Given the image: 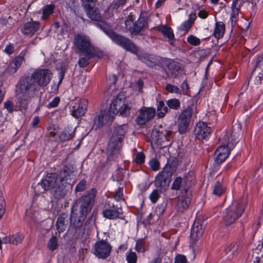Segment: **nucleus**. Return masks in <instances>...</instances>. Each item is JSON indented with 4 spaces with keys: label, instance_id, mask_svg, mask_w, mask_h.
<instances>
[{
    "label": "nucleus",
    "instance_id": "obj_33",
    "mask_svg": "<svg viewBox=\"0 0 263 263\" xmlns=\"http://www.w3.org/2000/svg\"><path fill=\"white\" fill-rule=\"evenodd\" d=\"M193 111V110L192 107L188 106L185 109L182 111L181 113L179 116V118L191 122Z\"/></svg>",
    "mask_w": 263,
    "mask_h": 263
},
{
    "label": "nucleus",
    "instance_id": "obj_36",
    "mask_svg": "<svg viewBox=\"0 0 263 263\" xmlns=\"http://www.w3.org/2000/svg\"><path fill=\"white\" fill-rule=\"evenodd\" d=\"M168 107L174 110H178L180 108V102L177 99H171L166 101Z\"/></svg>",
    "mask_w": 263,
    "mask_h": 263
},
{
    "label": "nucleus",
    "instance_id": "obj_31",
    "mask_svg": "<svg viewBox=\"0 0 263 263\" xmlns=\"http://www.w3.org/2000/svg\"><path fill=\"white\" fill-rule=\"evenodd\" d=\"M226 191V187L224 186L222 182L217 181L213 187V193L218 196H221Z\"/></svg>",
    "mask_w": 263,
    "mask_h": 263
},
{
    "label": "nucleus",
    "instance_id": "obj_46",
    "mask_svg": "<svg viewBox=\"0 0 263 263\" xmlns=\"http://www.w3.org/2000/svg\"><path fill=\"white\" fill-rule=\"evenodd\" d=\"M4 106L9 113H12L14 110V103L12 101L7 100L4 103Z\"/></svg>",
    "mask_w": 263,
    "mask_h": 263
},
{
    "label": "nucleus",
    "instance_id": "obj_22",
    "mask_svg": "<svg viewBox=\"0 0 263 263\" xmlns=\"http://www.w3.org/2000/svg\"><path fill=\"white\" fill-rule=\"evenodd\" d=\"M184 190L186 195H182L179 198L176 206L177 211L181 213L187 209L191 202V198L187 195V190L185 189Z\"/></svg>",
    "mask_w": 263,
    "mask_h": 263
},
{
    "label": "nucleus",
    "instance_id": "obj_62",
    "mask_svg": "<svg viewBox=\"0 0 263 263\" xmlns=\"http://www.w3.org/2000/svg\"><path fill=\"white\" fill-rule=\"evenodd\" d=\"M5 202L3 197H0V214L3 215L5 213Z\"/></svg>",
    "mask_w": 263,
    "mask_h": 263
},
{
    "label": "nucleus",
    "instance_id": "obj_28",
    "mask_svg": "<svg viewBox=\"0 0 263 263\" xmlns=\"http://www.w3.org/2000/svg\"><path fill=\"white\" fill-rule=\"evenodd\" d=\"M160 30L164 36L168 38V42L170 45H173V40L174 39V34L173 30L169 27L166 26H162Z\"/></svg>",
    "mask_w": 263,
    "mask_h": 263
},
{
    "label": "nucleus",
    "instance_id": "obj_16",
    "mask_svg": "<svg viewBox=\"0 0 263 263\" xmlns=\"http://www.w3.org/2000/svg\"><path fill=\"white\" fill-rule=\"evenodd\" d=\"M165 170H162L155 178L154 184L158 188L165 189L170 184L172 175L170 173L166 172Z\"/></svg>",
    "mask_w": 263,
    "mask_h": 263
},
{
    "label": "nucleus",
    "instance_id": "obj_53",
    "mask_svg": "<svg viewBox=\"0 0 263 263\" xmlns=\"http://www.w3.org/2000/svg\"><path fill=\"white\" fill-rule=\"evenodd\" d=\"M159 133H157V132H156V133H147V134H146V136L147 137H150V139L149 140L153 142H158V138H157V137H158L159 135Z\"/></svg>",
    "mask_w": 263,
    "mask_h": 263
},
{
    "label": "nucleus",
    "instance_id": "obj_56",
    "mask_svg": "<svg viewBox=\"0 0 263 263\" xmlns=\"http://www.w3.org/2000/svg\"><path fill=\"white\" fill-rule=\"evenodd\" d=\"M14 46L12 43H9L4 49V52L8 54L11 55L14 53Z\"/></svg>",
    "mask_w": 263,
    "mask_h": 263
},
{
    "label": "nucleus",
    "instance_id": "obj_30",
    "mask_svg": "<svg viewBox=\"0 0 263 263\" xmlns=\"http://www.w3.org/2000/svg\"><path fill=\"white\" fill-rule=\"evenodd\" d=\"M176 166V162L175 158L170 157L167 159V163L165 164L162 170H165L167 173H170L172 175L173 173L175 171Z\"/></svg>",
    "mask_w": 263,
    "mask_h": 263
},
{
    "label": "nucleus",
    "instance_id": "obj_25",
    "mask_svg": "<svg viewBox=\"0 0 263 263\" xmlns=\"http://www.w3.org/2000/svg\"><path fill=\"white\" fill-rule=\"evenodd\" d=\"M197 18L195 13L190 14L188 19L183 22L179 27L178 29L180 31H184L188 30L192 27L195 21Z\"/></svg>",
    "mask_w": 263,
    "mask_h": 263
},
{
    "label": "nucleus",
    "instance_id": "obj_51",
    "mask_svg": "<svg viewBox=\"0 0 263 263\" xmlns=\"http://www.w3.org/2000/svg\"><path fill=\"white\" fill-rule=\"evenodd\" d=\"M60 101V98L59 97H55L49 104L47 105L48 108L56 107L59 105Z\"/></svg>",
    "mask_w": 263,
    "mask_h": 263
},
{
    "label": "nucleus",
    "instance_id": "obj_10",
    "mask_svg": "<svg viewBox=\"0 0 263 263\" xmlns=\"http://www.w3.org/2000/svg\"><path fill=\"white\" fill-rule=\"evenodd\" d=\"M156 114L155 108L143 106L139 110V114L136 119V121L138 125H144L152 120Z\"/></svg>",
    "mask_w": 263,
    "mask_h": 263
},
{
    "label": "nucleus",
    "instance_id": "obj_39",
    "mask_svg": "<svg viewBox=\"0 0 263 263\" xmlns=\"http://www.w3.org/2000/svg\"><path fill=\"white\" fill-rule=\"evenodd\" d=\"M168 68L172 74L176 75L177 72L180 69V67L177 63L172 62L168 64Z\"/></svg>",
    "mask_w": 263,
    "mask_h": 263
},
{
    "label": "nucleus",
    "instance_id": "obj_2",
    "mask_svg": "<svg viewBox=\"0 0 263 263\" xmlns=\"http://www.w3.org/2000/svg\"><path fill=\"white\" fill-rule=\"evenodd\" d=\"M87 16L91 20L99 22L94 25L102 30L115 43L123 47L126 50L133 53L138 51L137 47L128 39L116 34L112 29L110 24L106 21H102V16L97 8L90 7L86 11Z\"/></svg>",
    "mask_w": 263,
    "mask_h": 263
},
{
    "label": "nucleus",
    "instance_id": "obj_24",
    "mask_svg": "<svg viewBox=\"0 0 263 263\" xmlns=\"http://www.w3.org/2000/svg\"><path fill=\"white\" fill-rule=\"evenodd\" d=\"M24 239V236L21 233H16L9 236H6L3 238L4 243H11L17 245L22 242Z\"/></svg>",
    "mask_w": 263,
    "mask_h": 263
},
{
    "label": "nucleus",
    "instance_id": "obj_6",
    "mask_svg": "<svg viewBox=\"0 0 263 263\" xmlns=\"http://www.w3.org/2000/svg\"><path fill=\"white\" fill-rule=\"evenodd\" d=\"M34 92V86L29 83V79L25 80L22 83L20 82V93L16 104L21 110L27 109L30 99L33 96Z\"/></svg>",
    "mask_w": 263,
    "mask_h": 263
},
{
    "label": "nucleus",
    "instance_id": "obj_42",
    "mask_svg": "<svg viewBox=\"0 0 263 263\" xmlns=\"http://www.w3.org/2000/svg\"><path fill=\"white\" fill-rule=\"evenodd\" d=\"M126 260L128 263H136L137 260V256L136 253L130 251L127 253Z\"/></svg>",
    "mask_w": 263,
    "mask_h": 263
},
{
    "label": "nucleus",
    "instance_id": "obj_57",
    "mask_svg": "<svg viewBox=\"0 0 263 263\" xmlns=\"http://www.w3.org/2000/svg\"><path fill=\"white\" fill-rule=\"evenodd\" d=\"M210 133H195V137L200 140L205 139Z\"/></svg>",
    "mask_w": 263,
    "mask_h": 263
},
{
    "label": "nucleus",
    "instance_id": "obj_50",
    "mask_svg": "<svg viewBox=\"0 0 263 263\" xmlns=\"http://www.w3.org/2000/svg\"><path fill=\"white\" fill-rule=\"evenodd\" d=\"M87 184V182L85 180H81L76 187V192H82L85 189Z\"/></svg>",
    "mask_w": 263,
    "mask_h": 263
},
{
    "label": "nucleus",
    "instance_id": "obj_41",
    "mask_svg": "<svg viewBox=\"0 0 263 263\" xmlns=\"http://www.w3.org/2000/svg\"><path fill=\"white\" fill-rule=\"evenodd\" d=\"M136 249L138 252L143 253L145 251V241L143 239H138L137 241Z\"/></svg>",
    "mask_w": 263,
    "mask_h": 263
},
{
    "label": "nucleus",
    "instance_id": "obj_59",
    "mask_svg": "<svg viewBox=\"0 0 263 263\" xmlns=\"http://www.w3.org/2000/svg\"><path fill=\"white\" fill-rule=\"evenodd\" d=\"M134 19L133 18L132 15H129L127 17V18L125 21V25L126 27L128 29V28L132 26V25L133 24Z\"/></svg>",
    "mask_w": 263,
    "mask_h": 263
},
{
    "label": "nucleus",
    "instance_id": "obj_52",
    "mask_svg": "<svg viewBox=\"0 0 263 263\" xmlns=\"http://www.w3.org/2000/svg\"><path fill=\"white\" fill-rule=\"evenodd\" d=\"M123 189L119 187L116 192V195L115 196V199L117 201H120L123 200Z\"/></svg>",
    "mask_w": 263,
    "mask_h": 263
},
{
    "label": "nucleus",
    "instance_id": "obj_20",
    "mask_svg": "<svg viewBox=\"0 0 263 263\" xmlns=\"http://www.w3.org/2000/svg\"><path fill=\"white\" fill-rule=\"evenodd\" d=\"M88 103V101L87 99H80L78 102V106L76 107V108H74L72 111V116L76 118H79L83 116L87 109Z\"/></svg>",
    "mask_w": 263,
    "mask_h": 263
},
{
    "label": "nucleus",
    "instance_id": "obj_37",
    "mask_svg": "<svg viewBox=\"0 0 263 263\" xmlns=\"http://www.w3.org/2000/svg\"><path fill=\"white\" fill-rule=\"evenodd\" d=\"M48 247L51 251H54L58 248V238L55 236H52L49 239L48 243Z\"/></svg>",
    "mask_w": 263,
    "mask_h": 263
},
{
    "label": "nucleus",
    "instance_id": "obj_23",
    "mask_svg": "<svg viewBox=\"0 0 263 263\" xmlns=\"http://www.w3.org/2000/svg\"><path fill=\"white\" fill-rule=\"evenodd\" d=\"M68 224L67 215L62 213L60 215L56 222L57 230L59 233L63 232Z\"/></svg>",
    "mask_w": 263,
    "mask_h": 263
},
{
    "label": "nucleus",
    "instance_id": "obj_38",
    "mask_svg": "<svg viewBox=\"0 0 263 263\" xmlns=\"http://www.w3.org/2000/svg\"><path fill=\"white\" fill-rule=\"evenodd\" d=\"M210 128V127H209L205 122L200 121L197 123L195 132H205Z\"/></svg>",
    "mask_w": 263,
    "mask_h": 263
},
{
    "label": "nucleus",
    "instance_id": "obj_60",
    "mask_svg": "<svg viewBox=\"0 0 263 263\" xmlns=\"http://www.w3.org/2000/svg\"><path fill=\"white\" fill-rule=\"evenodd\" d=\"M209 15V13L204 9H201L199 11L198 13V16L202 18V19H205L208 17Z\"/></svg>",
    "mask_w": 263,
    "mask_h": 263
},
{
    "label": "nucleus",
    "instance_id": "obj_19",
    "mask_svg": "<svg viewBox=\"0 0 263 263\" xmlns=\"http://www.w3.org/2000/svg\"><path fill=\"white\" fill-rule=\"evenodd\" d=\"M204 231V226L199 221H196L192 228L191 237L195 241L201 237Z\"/></svg>",
    "mask_w": 263,
    "mask_h": 263
},
{
    "label": "nucleus",
    "instance_id": "obj_64",
    "mask_svg": "<svg viewBox=\"0 0 263 263\" xmlns=\"http://www.w3.org/2000/svg\"><path fill=\"white\" fill-rule=\"evenodd\" d=\"M181 87L182 91L184 92H186L189 89V85L187 83V81H183V82L181 84Z\"/></svg>",
    "mask_w": 263,
    "mask_h": 263
},
{
    "label": "nucleus",
    "instance_id": "obj_14",
    "mask_svg": "<svg viewBox=\"0 0 263 263\" xmlns=\"http://www.w3.org/2000/svg\"><path fill=\"white\" fill-rule=\"evenodd\" d=\"M111 250V247L110 244L102 240L96 243L93 253L99 258H105L110 255Z\"/></svg>",
    "mask_w": 263,
    "mask_h": 263
},
{
    "label": "nucleus",
    "instance_id": "obj_45",
    "mask_svg": "<svg viewBox=\"0 0 263 263\" xmlns=\"http://www.w3.org/2000/svg\"><path fill=\"white\" fill-rule=\"evenodd\" d=\"M149 163L152 171H157L160 169V164L157 159H152L150 160Z\"/></svg>",
    "mask_w": 263,
    "mask_h": 263
},
{
    "label": "nucleus",
    "instance_id": "obj_44",
    "mask_svg": "<svg viewBox=\"0 0 263 263\" xmlns=\"http://www.w3.org/2000/svg\"><path fill=\"white\" fill-rule=\"evenodd\" d=\"M182 183V178L180 177L176 178L173 183L172 184L171 188L173 190H179L180 189L181 185Z\"/></svg>",
    "mask_w": 263,
    "mask_h": 263
},
{
    "label": "nucleus",
    "instance_id": "obj_15",
    "mask_svg": "<svg viewBox=\"0 0 263 263\" xmlns=\"http://www.w3.org/2000/svg\"><path fill=\"white\" fill-rule=\"evenodd\" d=\"M122 210L114 204L106 203L103 210L102 214L104 217L109 219L119 218L122 215Z\"/></svg>",
    "mask_w": 263,
    "mask_h": 263
},
{
    "label": "nucleus",
    "instance_id": "obj_49",
    "mask_svg": "<svg viewBox=\"0 0 263 263\" xmlns=\"http://www.w3.org/2000/svg\"><path fill=\"white\" fill-rule=\"evenodd\" d=\"M149 199L152 202L156 203L160 197L158 190H154L149 195Z\"/></svg>",
    "mask_w": 263,
    "mask_h": 263
},
{
    "label": "nucleus",
    "instance_id": "obj_47",
    "mask_svg": "<svg viewBox=\"0 0 263 263\" xmlns=\"http://www.w3.org/2000/svg\"><path fill=\"white\" fill-rule=\"evenodd\" d=\"M166 89L171 93H181L179 88L173 85L168 84L166 85Z\"/></svg>",
    "mask_w": 263,
    "mask_h": 263
},
{
    "label": "nucleus",
    "instance_id": "obj_55",
    "mask_svg": "<svg viewBox=\"0 0 263 263\" xmlns=\"http://www.w3.org/2000/svg\"><path fill=\"white\" fill-rule=\"evenodd\" d=\"M145 155L143 153H138L136 156L135 161L138 164H142L144 162Z\"/></svg>",
    "mask_w": 263,
    "mask_h": 263
},
{
    "label": "nucleus",
    "instance_id": "obj_11",
    "mask_svg": "<svg viewBox=\"0 0 263 263\" xmlns=\"http://www.w3.org/2000/svg\"><path fill=\"white\" fill-rule=\"evenodd\" d=\"M26 52V49L23 50L18 55L15 57L7 66L4 73L6 76H12L16 73L25 61L24 57Z\"/></svg>",
    "mask_w": 263,
    "mask_h": 263
},
{
    "label": "nucleus",
    "instance_id": "obj_58",
    "mask_svg": "<svg viewBox=\"0 0 263 263\" xmlns=\"http://www.w3.org/2000/svg\"><path fill=\"white\" fill-rule=\"evenodd\" d=\"M66 72V69L65 68H62L59 72V82L58 86H59L62 82V81L64 78Z\"/></svg>",
    "mask_w": 263,
    "mask_h": 263
},
{
    "label": "nucleus",
    "instance_id": "obj_48",
    "mask_svg": "<svg viewBox=\"0 0 263 263\" xmlns=\"http://www.w3.org/2000/svg\"><path fill=\"white\" fill-rule=\"evenodd\" d=\"M73 135L74 133H60L59 136L61 141H67L72 138Z\"/></svg>",
    "mask_w": 263,
    "mask_h": 263
},
{
    "label": "nucleus",
    "instance_id": "obj_8",
    "mask_svg": "<svg viewBox=\"0 0 263 263\" xmlns=\"http://www.w3.org/2000/svg\"><path fill=\"white\" fill-rule=\"evenodd\" d=\"M73 43V46L80 53H86L88 56L91 57L94 52H96L89 36L85 34H76Z\"/></svg>",
    "mask_w": 263,
    "mask_h": 263
},
{
    "label": "nucleus",
    "instance_id": "obj_35",
    "mask_svg": "<svg viewBox=\"0 0 263 263\" xmlns=\"http://www.w3.org/2000/svg\"><path fill=\"white\" fill-rule=\"evenodd\" d=\"M179 132H186L191 123V122L178 117V119Z\"/></svg>",
    "mask_w": 263,
    "mask_h": 263
},
{
    "label": "nucleus",
    "instance_id": "obj_43",
    "mask_svg": "<svg viewBox=\"0 0 263 263\" xmlns=\"http://www.w3.org/2000/svg\"><path fill=\"white\" fill-rule=\"evenodd\" d=\"M96 217L92 215L86 221L85 223V228L87 229H90L93 228L95 225Z\"/></svg>",
    "mask_w": 263,
    "mask_h": 263
},
{
    "label": "nucleus",
    "instance_id": "obj_21",
    "mask_svg": "<svg viewBox=\"0 0 263 263\" xmlns=\"http://www.w3.org/2000/svg\"><path fill=\"white\" fill-rule=\"evenodd\" d=\"M40 23L37 21L29 22L24 24L21 31L25 35H32L39 29Z\"/></svg>",
    "mask_w": 263,
    "mask_h": 263
},
{
    "label": "nucleus",
    "instance_id": "obj_5",
    "mask_svg": "<svg viewBox=\"0 0 263 263\" xmlns=\"http://www.w3.org/2000/svg\"><path fill=\"white\" fill-rule=\"evenodd\" d=\"M245 204L242 200L233 201L226 209L223 217V221L226 226L234 223L242 215Z\"/></svg>",
    "mask_w": 263,
    "mask_h": 263
},
{
    "label": "nucleus",
    "instance_id": "obj_9",
    "mask_svg": "<svg viewBox=\"0 0 263 263\" xmlns=\"http://www.w3.org/2000/svg\"><path fill=\"white\" fill-rule=\"evenodd\" d=\"M96 195L93 191L88 193L79 199L74 203L72 208L75 211L81 213V214L87 215L91 210L95 202Z\"/></svg>",
    "mask_w": 263,
    "mask_h": 263
},
{
    "label": "nucleus",
    "instance_id": "obj_40",
    "mask_svg": "<svg viewBox=\"0 0 263 263\" xmlns=\"http://www.w3.org/2000/svg\"><path fill=\"white\" fill-rule=\"evenodd\" d=\"M188 43L193 46H198L200 44V40L193 35H190L187 37Z\"/></svg>",
    "mask_w": 263,
    "mask_h": 263
},
{
    "label": "nucleus",
    "instance_id": "obj_32",
    "mask_svg": "<svg viewBox=\"0 0 263 263\" xmlns=\"http://www.w3.org/2000/svg\"><path fill=\"white\" fill-rule=\"evenodd\" d=\"M54 5L52 4L47 5L43 8V15L42 18L47 20L48 17L53 13L54 9Z\"/></svg>",
    "mask_w": 263,
    "mask_h": 263
},
{
    "label": "nucleus",
    "instance_id": "obj_61",
    "mask_svg": "<svg viewBox=\"0 0 263 263\" xmlns=\"http://www.w3.org/2000/svg\"><path fill=\"white\" fill-rule=\"evenodd\" d=\"M127 2V0H117L114 4V8L118 9L120 7L124 6Z\"/></svg>",
    "mask_w": 263,
    "mask_h": 263
},
{
    "label": "nucleus",
    "instance_id": "obj_29",
    "mask_svg": "<svg viewBox=\"0 0 263 263\" xmlns=\"http://www.w3.org/2000/svg\"><path fill=\"white\" fill-rule=\"evenodd\" d=\"M156 115L158 118H162L164 117L165 114L168 112V109L167 106H165L163 101H159L157 103Z\"/></svg>",
    "mask_w": 263,
    "mask_h": 263
},
{
    "label": "nucleus",
    "instance_id": "obj_7",
    "mask_svg": "<svg viewBox=\"0 0 263 263\" xmlns=\"http://www.w3.org/2000/svg\"><path fill=\"white\" fill-rule=\"evenodd\" d=\"M52 73L47 69H37L33 72L31 77H26L20 80L22 83L27 79H29V83L33 84L35 91L37 90V85L40 87L47 86L52 79Z\"/></svg>",
    "mask_w": 263,
    "mask_h": 263
},
{
    "label": "nucleus",
    "instance_id": "obj_26",
    "mask_svg": "<svg viewBox=\"0 0 263 263\" xmlns=\"http://www.w3.org/2000/svg\"><path fill=\"white\" fill-rule=\"evenodd\" d=\"M240 251L239 247L237 243H232L225 249L229 259H232L236 256Z\"/></svg>",
    "mask_w": 263,
    "mask_h": 263
},
{
    "label": "nucleus",
    "instance_id": "obj_63",
    "mask_svg": "<svg viewBox=\"0 0 263 263\" xmlns=\"http://www.w3.org/2000/svg\"><path fill=\"white\" fill-rule=\"evenodd\" d=\"M158 211H160V212L161 213V214L162 213V210L161 208H158V207L156 208L154 213H150L148 215V216H147V220L149 222H151L152 219L155 216L156 213L158 212Z\"/></svg>",
    "mask_w": 263,
    "mask_h": 263
},
{
    "label": "nucleus",
    "instance_id": "obj_27",
    "mask_svg": "<svg viewBox=\"0 0 263 263\" xmlns=\"http://www.w3.org/2000/svg\"><path fill=\"white\" fill-rule=\"evenodd\" d=\"M225 25L222 22H218L215 23L213 32V35L217 39H221L224 34Z\"/></svg>",
    "mask_w": 263,
    "mask_h": 263
},
{
    "label": "nucleus",
    "instance_id": "obj_1",
    "mask_svg": "<svg viewBox=\"0 0 263 263\" xmlns=\"http://www.w3.org/2000/svg\"><path fill=\"white\" fill-rule=\"evenodd\" d=\"M76 172L73 165H65L58 174L47 173L40 184L45 191L52 189L55 198H62L66 194V185L74 183Z\"/></svg>",
    "mask_w": 263,
    "mask_h": 263
},
{
    "label": "nucleus",
    "instance_id": "obj_18",
    "mask_svg": "<svg viewBox=\"0 0 263 263\" xmlns=\"http://www.w3.org/2000/svg\"><path fill=\"white\" fill-rule=\"evenodd\" d=\"M147 27L146 19L144 17H140L128 28V30L132 35H137Z\"/></svg>",
    "mask_w": 263,
    "mask_h": 263
},
{
    "label": "nucleus",
    "instance_id": "obj_17",
    "mask_svg": "<svg viewBox=\"0 0 263 263\" xmlns=\"http://www.w3.org/2000/svg\"><path fill=\"white\" fill-rule=\"evenodd\" d=\"M86 215L81 214V212L75 211L72 209L70 218V226L75 229L80 228L86 217Z\"/></svg>",
    "mask_w": 263,
    "mask_h": 263
},
{
    "label": "nucleus",
    "instance_id": "obj_4",
    "mask_svg": "<svg viewBox=\"0 0 263 263\" xmlns=\"http://www.w3.org/2000/svg\"><path fill=\"white\" fill-rule=\"evenodd\" d=\"M220 145L215 152V161L218 164L223 162L228 157L231 151L237 142L234 133H223L219 139Z\"/></svg>",
    "mask_w": 263,
    "mask_h": 263
},
{
    "label": "nucleus",
    "instance_id": "obj_12",
    "mask_svg": "<svg viewBox=\"0 0 263 263\" xmlns=\"http://www.w3.org/2000/svg\"><path fill=\"white\" fill-rule=\"evenodd\" d=\"M255 71L258 73L254 80L255 84L257 85V89L259 94L263 93V58L257 57L256 64L253 69L252 73Z\"/></svg>",
    "mask_w": 263,
    "mask_h": 263
},
{
    "label": "nucleus",
    "instance_id": "obj_13",
    "mask_svg": "<svg viewBox=\"0 0 263 263\" xmlns=\"http://www.w3.org/2000/svg\"><path fill=\"white\" fill-rule=\"evenodd\" d=\"M124 136L120 133H114L111 135L107 147V153L110 155L117 154L122 145Z\"/></svg>",
    "mask_w": 263,
    "mask_h": 263
},
{
    "label": "nucleus",
    "instance_id": "obj_3",
    "mask_svg": "<svg viewBox=\"0 0 263 263\" xmlns=\"http://www.w3.org/2000/svg\"><path fill=\"white\" fill-rule=\"evenodd\" d=\"M125 97L123 94L119 93L112 101L110 105L109 110H101L97 112L93 119V124L91 130L100 129L108 122L111 121L114 116L120 114L122 116H127L129 114L130 108L124 103Z\"/></svg>",
    "mask_w": 263,
    "mask_h": 263
},
{
    "label": "nucleus",
    "instance_id": "obj_54",
    "mask_svg": "<svg viewBox=\"0 0 263 263\" xmlns=\"http://www.w3.org/2000/svg\"><path fill=\"white\" fill-rule=\"evenodd\" d=\"M174 263H187L186 257L183 255H177L175 258Z\"/></svg>",
    "mask_w": 263,
    "mask_h": 263
},
{
    "label": "nucleus",
    "instance_id": "obj_34",
    "mask_svg": "<svg viewBox=\"0 0 263 263\" xmlns=\"http://www.w3.org/2000/svg\"><path fill=\"white\" fill-rule=\"evenodd\" d=\"M81 54L84 55L85 57H82L80 58L78 63L80 67L84 68L86 67L89 64V60L93 58L96 54V52H94L93 54L91 56H88L86 53H80Z\"/></svg>",
    "mask_w": 263,
    "mask_h": 263
}]
</instances>
